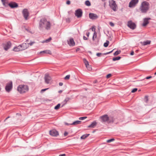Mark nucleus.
I'll return each instance as SVG.
<instances>
[{
	"instance_id": "4d7b16f0",
	"label": "nucleus",
	"mask_w": 156,
	"mask_h": 156,
	"mask_svg": "<svg viewBox=\"0 0 156 156\" xmlns=\"http://www.w3.org/2000/svg\"><path fill=\"white\" fill-rule=\"evenodd\" d=\"M91 30H92V31H94V32H95V31H95V28H94L93 27V28H92V29Z\"/></svg>"
},
{
	"instance_id": "ddd939ff",
	"label": "nucleus",
	"mask_w": 156,
	"mask_h": 156,
	"mask_svg": "<svg viewBox=\"0 0 156 156\" xmlns=\"http://www.w3.org/2000/svg\"><path fill=\"white\" fill-rule=\"evenodd\" d=\"M89 18L91 20H94L98 18V16L96 14L93 13H90L89 15Z\"/></svg>"
},
{
	"instance_id": "0e129e2a",
	"label": "nucleus",
	"mask_w": 156,
	"mask_h": 156,
	"mask_svg": "<svg viewBox=\"0 0 156 156\" xmlns=\"http://www.w3.org/2000/svg\"><path fill=\"white\" fill-rule=\"evenodd\" d=\"M8 119V118L7 117L4 120V122H5Z\"/></svg>"
},
{
	"instance_id": "4be33fe9",
	"label": "nucleus",
	"mask_w": 156,
	"mask_h": 156,
	"mask_svg": "<svg viewBox=\"0 0 156 156\" xmlns=\"http://www.w3.org/2000/svg\"><path fill=\"white\" fill-rule=\"evenodd\" d=\"M81 122L80 121L77 120L73 122V123H71V125H76L77 124H80Z\"/></svg>"
},
{
	"instance_id": "4468645a",
	"label": "nucleus",
	"mask_w": 156,
	"mask_h": 156,
	"mask_svg": "<svg viewBox=\"0 0 156 156\" xmlns=\"http://www.w3.org/2000/svg\"><path fill=\"white\" fill-rule=\"evenodd\" d=\"M44 78L45 82L47 84H48L51 80V78L48 74H46L45 75Z\"/></svg>"
},
{
	"instance_id": "f257e3e1",
	"label": "nucleus",
	"mask_w": 156,
	"mask_h": 156,
	"mask_svg": "<svg viewBox=\"0 0 156 156\" xmlns=\"http://www.w3.org/2000/svg\"><path fill=\"white\" fill-rule=\"evenodd\" d=\"M39 28L40 30H42L44 29L48 30L51 29V23L45 18L41 19L39 22Z\"/></svg>"
},
{
	"instance_id": "c85d7f7f",
	"label": "nucleus",
	"mask_w": 156,
	"mask_h": 156,
	"mask_svg": "<svg viewBox=\"0 0 156 156\" xmlns=\"http://www.w3.org/2000/svg\"><path fill=\"white\" fill-rule=\"evenodd\" d=\"M121 58V57L120 56H118L117 57L113 58L112 59V60L113 61H115L116 60H119Z\"/></svg>"
},
{
	"instance_id": "338daca9",
	"label": "nucleus",
	"mask_w": 156,
	"mask_h": 156,
	"mask_svg": "<svg viewBox=\"0 0 156 156\" xmlns=\"http://www.w3.org/2000/svg\"><path fill=\"white\" fill-rule=\"evenodd\" d=\"M80 49L79 48H78L76 50V51H79V50Z\"/></svg>"
},
{
	"instance_id": "a878e982",
	"label": "nucleus",
	"mask_w": 156,
	"mask_h": 156,
	"mask_svg": "<svg viewBox=\"0 0 156 156\" xmlns=\"http://www.w3.org/2000/svg\"><path fill=\"white\" fill-rule=\"evenodd\" d=\"M97 33L96 32V31H95V32H94L93 35L92 37V40L93 41L95 40V38H96L97 37Z\"/></svg>"
},
{
	"instance_id": "7ed1b4c3",
	"label": "nucleus",
	"mask_w": 156,
	"mask_h": 156,
	"mask_svg": "<svg viewBox=\"0 0 156 156\" xmlns=\"http://www.w3.org/2000/svg\"><path fill=\"white\" fill-rule=\"evenodd\" d=\"M149 3L146 2H143L141 3L140 7V9L141 12L143 13H147L149 9Z\"/></svg>"
},
{
	"instance_id": "0eeeda50",
	"label": "nucleus",
	"mask_w": 156,
	"mask_h": 156,
	"mask_svg": "<svg viewBox=\"0 0 156 156\" xmlns=\"http://www.w3.org/2000/svg\"><path fill=\"white\" fill-rule=\"evenodd\" d=\"M75 15L78 18L81 17L83 15V12L81 9H78L75 11Z\"/></svg>"
},
{
	"instance_id": "72a5a7b5",
	"label": "nucleus",
	"mask_w": 156,
	"mask_h": 156,
	"mask_svg": "<svg viewBox=\"0 0 156 156\" xmlns=\"http://www.w3.org/2000/svg\"><path fill=\"white\" fill-rule=\"evenodd\" d=\"M60 104H58L57 105H56L54 108V109L55 110H58V109L60 107Z\"/></svg>"
},
{
	"instance_id": "c03bdc74",
	"label": "nucleus",
	"mask_w": 156,
	"mask_h": 156,
	"mask_svg": "<svg viewBox=\"0 0 156 156\" xmlns=\"http://www.w3.org/2000/svg\"><path fill=\"white\" fill-rule=\"evenodd\" d=\"M102 54L101 53H97L96 54V55L98 57H100L101 55Z\"/></svg>"
},
{
	"instance_id": "423d86ee",
	"label": "nucleus",
	"mask_w": 156,
	"mask_h": 156,
	"mask_svg": "<svg viewBox=\"0 0 156 156\" xmlns=\"http://www.w3.org/2000/svg\"><path fill=\"white\" fill-rule=\"evenodd\" d=\"M12 82L11 81L6 84L5 87V90L7 92H9L12 90Z\"/></svg>"
},
{
	"instance_id": "f03ea898",
	"label": "nucleus",
	"mask_w": 156,
	"mask_h": 156,
	"mask_svg": "<svg viewBox=\"0 0 156 156\" xmlns=\"http://www.w3.org/2000/svg\"><path fill=\"white\" fill-rule=\"evenodd\" d=\"M101 121L103 123L107 122L109 123L115 121L113 117H108V115H105L100 117Z\"/></svg>"
},
{
	"instance_id": "2eb2a0df",
	"label": "nucleus",
	"mask_w": 156,
	"mask_h": 156,
	"mask_svg": "<svg viewBox=\"0 0 156 156\" xmlns=\"http://www.w3.org/2000/svg\"><path fill=\"white\" fill-rule=\"evenodd\" d=\"M8 5L12 8H16L18 7V4L15 2H11L8 4Z\"/></svg>"
},
{
	"instance_id": "b1692460",
	"label": "nucleus",
	"mask_w": 156,
	"mask_h": 156,
	"mask_svg": "<svg viewBox=\"0 0 156 156\" xmlns=\"http://www.w3.org/2000/svg\"><path fill=\"white\" fill-rule=\"evenodd\" d=\"M151 41H147L143 42V45H146L147 44H150Z\"/></svg>"
},
{
	"instance_id": "f704fd0d",
	"label": "nucleus",
	"mask_w": 156,
	"mask_h": 156,
	"mask_svg": "<svg viewBox=\"0 0 156 156\" xmlns=\"http://www.w3.org/2000/svg\"><path fill=\"white\" fill-rule=\"evenodd\" d=\"M86 66L88 69V70H89V71H90L91 70V66L89 64H88V65Z\"/></svg>"
},
{
	"instance_id": "603ef678",
	"label": "nucleus",
	"mask_w": 156,
	"mask_h": 156,
	"mask_svg": "<svg viewBox=\"0 0 156 156\" xmlns=\"http://www.w3.org/2000/svg\"><path fill=\"white\" fill-rule=\"evenodd\" d=\"M83 39L84 40H88V38L86 37H85V36H84L83 37Z\"/></svg>"
},
{
	"instance_id": "680f3d73",
	"label": "nucleus",
	"mask_w": 156,
	"mask_h": 156,
	"mask_svg": "<svg viewBox=\"0 0 156 156\" xmlns=\"http://www.w3.org/2000/svg\"><path fill=\"white\" fill-rule=\"evenodd\" d=\"M8 119V118L7 117L4 120V122H5Z\"/></svg>"
},
{
	"instance_id": "37998d69",
	"label": "nucleus",
	"mask_w": 156,
	"mask_h": 156,
	"mask_svg": "<svg viewBox=\"0 0 156 156\" xmlns=\"http://www.w3.org/2000/svg\"><path fill=\"white\" fill-rule=\"evenodd\" d=\"M67 22L69 23L70 22V19L69 18H67L66 19Z\"/></svg>"
},
{
	"instance_id": "864d4df0",
	"label": "nucleus",
	"mask_w": 156,
	"mask_h": 156,
	"mask_svg": "<svg viewBox=\"0 0 156 156\" xmlns=\"http://www.w3.org/2000/svg\"><path fill=\"white\" fill-rule=\"evenodd\" d=\"M86 35L87 36V37H89L90 35V33L89 32H87L86 33Z\"/></svg>"
},
{
	"instance_id": "aec40b11",
	"label": "nucleus",
	"mask_w": 156,
	"mask_h": 156,
	"mask_svg": "<svg viewBox=\"0 0 156 156\" xmlns=\"http://www.w3.org/2000/svg\"><path fill=\"white\" fill-rule=\"evenodd\" d=\"M97 123L96 121H94L91 124L88 126V128H94L96 125Z\"/></svg>"
},
{
	"instance_id": "8fccbe9b",
	"label": "nucleus",
	"mask_w": 156,
	"mask_h": 156,
	"mask_svg": "<svg viewBox=\"0 0 156 156\" xmlns=\"http://www.w3.org/2000/svg\"><path fill=\"white\" fill-rule=\"evenodd\" d=\"M152 77L151 76H147V77H146L145 78V79H149L151 78Z\"/></svg>"
},
{
	"instance_id": "a18cd8bd",
	"label": "nucleus",
	"mask_w": 156,
	"mask_h": 156,
	"mask_svg": "<svg viewBox=\"0 0 156 156\" xmlns=\"http://www.w3.org/2000/svg\"><path fill=\"white\" fill-rule=\"evenodd\" d=\"M48 89V88H45V89H42L41 90V92H43V91H45V90H47Z\"/></svg>"
},
{
	"instance_id": "bb28decb",
	"label": "nucleus",
	"mask_w": 156,
	"mask_h": 156,
	"mask_svg": "<svg viewBox=\"0 0 156 156\" xmlns=\"http://www.w3.org/2000/svg\"><path fill=\"white\" fill-rule=\"evenodd\" d=\"M69 100V99L68 98H66L65 99V100L63 101L64 103L61 106L62 107H63L65 104H66L67 102Z\"/></svg>"
},
{
	"instance_id": "e2e57ef3",
	"label": "nucleus",
	"mask_w": 156,
	"mask_h": 156,
	"mask_svg": "<svg viewBox=\"0 0 156 156\" xmlns=\"http://www.w3.org/2000/svg\"><path fill=\"white\" fill-rule=\"evenodd\" d=\"M8 119V118L7 117L4 120V122H5Z\"/></svg>"
},
{
	"instance_id": "6e6d98bb",
	"label": "nucleus",
	"mask_w": 156,
	"mask_h": 156,
	"mask_svg": "<svg viewBox=\"0 0 156 156\" xmlns=\"http://www.w3.org/2000/svg\"><path fill=\"white\" fill-rule=\"evenodd\" d=\"M63 83H62V82H60L59 83V85L60 86H62L63 85Z\"/></svg>"
},
{
	"instance_id": "dca6fc26",
	"label": "nucleus",
	"mask_w": 156,
	"mask_h": 156,
	"mask_svg": "<svg viewBox=\"0 0 156 156\" xmlns=\"http://www.w3.org/2000/svg\"><path fill=\"white\" fill-rule=\"evenodd\" d=\"M68 44L70 46H73L75 45V43L73 38H70L69 40H68Z\"/></svg>"
},
{
	"instance_id": "9b49d317",
	"label": "nucleus",
	"mask_w": 156,
	"mask_h": 156,
	"mask_svg": "<svg viewBox=\"0 0 156 156\" xmlns=\"http://www.w3.org/2000/svg\"><path fill=\"white\" fill-rule=\"evenodd\" d=\"M127 26L129 28L132 30L135 29L136 27V24L131 21H129L128 22Z\"/></svg>"
},
{
	"instance_id": "a211bd4d",
	"label": "nucleus",
	"mask_w": 156,
	"mask_h": 156,
	"mask_svg": "<svg viewBox=\"0 0 156 156\" xmlns=\"http://www.w3.org/2000/svg\"><path fill=\"white\" fill-rule=\"evenodd\" d=\"M20 46L22 50L26 49L29 47L28 44L26 43H23L22 44H20Z\"/></svg>"
},
{
	"instance_id": "cd10ccee",
	"label": "nucleus",
	"mask_w": 156,
	"mask_h": 156,
	"mask_svg": "<svg viewBox=\"0 0 156 156\" xmlns=\"http://www.w3.org/2000/svg\"><path fill=\"white\" fill-rule=\"evenodd\" d=\"M83 61L86 66L88 65V64H89L87 60L86 59H85V58H83Z\"/></svg>"
},
{
	"instance_id": "3c124183",
	"label": "nucleus",
	"mask_w": 156,
	"mask_h": 156,
	"mask_svg": "<svg viewBox=\"0 0 156 156\" xmlns=\"http://www.w3.org/2000/svg\"><path fill=\"white\" fill-rule=\"evenodd\" d=\"M66 3L67 4L69 5L70 4V2L68 0L66 2Z\"/></svg>"
},
{
	"instance_id": "c756f323",
	"label": "nucleus",
	"mask_w": 156,
	"mask_h": 156,
	"mask_svg": "<svg viewBox=\"0 0 156 156\" xmlns=\"http://www.w3.org/2000/svg\"><path fill=\"white\" fill-rule=\"evenodd\" d=\"M144 101L146 103H147L148 102V98L147 96H145L144 99Z\"/></svg>"
},
{
	"instance_id": "c9c22d12",
	"label": "nucleus",
	"mask_w": 156,
	"mask_h": 156,
	"mask_svg": "<svg viewBox=\"0 0 156 156\" xmlns=\"http://www.w3.org/2000/svg\"><path fill=\"white\" fill-rule=\"evenodd\" d=\"M115 140V139L114 138H112L109 140H108L107 141V142L108 143H110L111 142H112Z\"/></svg>"
},
{
	"instance_id": "49530a36",
	"label": "nucleus",
	"mask_w": 156,
	"mask_h": 156,
	"mask_svg": "<svg viewBox=\"0 0 156 156\" xmlns=\"http://www.w3.org/2000/svg\"><path fill=\"white\" fill-rule=\"evenodd\" d=\"M109 24L112 27H113L114 26V23L112 22H110L109 23Z\"/></svg>"
},
{
	"instance_id": "774afa93",
	"label": "nucleus",
	"mask_w": 156,
	"mask_h": 156,
	"mask_svg": "<svg viewBox=\"0 0 156 156\" xmlns=\"http://www.w3.org/2000/svg\"><path fill=\"white\" fill-rule=\"evenodd\" d=\"M2 2L5 1L6 0H1Z\"/></svg>"
},
{
	"instance_id": "ea45409f",
	"label": "nucleus",
	"mask_w": 156,
	"mask_h": 156,
	"mask_svg": "<svg viewBox=\"0 0 156 156\" xmlns=\"http://www.w3.org/2000/svg\"><path fill=\"white\" fill-rule=\"evenodd\" d=\"M35 43V42H34V41H33V42H30L29 43H27L28 44V45H30V46H32L33 45V44Z\"/></svg>"
},
{
	"instance_id": "5701e85b",
	"label": "nucleus",
	"mask_w": 156,
	"mask_h": 156,
	"mask_svg": "<svg viewBox=\"0 0 156 156\" xmlns=\"http://www.w3.org/2000/svg\"><path fill=\"white\" fill-rule=\"evenodd\" d=\"M90 135V134H85L81 136L80 138L81 139H85Z\"/></svg>"
},
{
	"instance_id": "9d476101",
	"label": "nucleus",
	"mask_w": 156,
	"mask_h": 156,
	"mask_svg": "<svg viewBox=\"0 0 156 156\" xmlns=\"http://www.w3.org/2000/svg\"><path fill=\"white\" fill-rule=\"evenodd\" d=\"M2 45L4 50L7 51L11 47V43L10 41H9L6 43L3 44Z\"/></svg>"
},
{
	"instance_id": "58836bf2",
	"label": "nucleus",
	"mask_w": 156,
	"mask_h": 156,
	"mask_svg": "<svg viewBox=\"0 0 156 156\" xmlns=\"http://www.w3.org/2000/svg\"><path fill=\"white\" fill-rule=\"evenodd\" d=\"M137 90V89L136 88H135L133 89L131 91V92L132 93L136 92Z\"/></svg>"
},
{
	"instance_id": "393cba45",
	"label": "nucleus",
	"mask_w": 156,
	"mask_h": 156,
	"mask_svg": "<svg viewBox=\"0 0 156 156\" xmlns=\"http://www.w3.org/2000/svg\"><path fill=\"white\" fill-rule=\"evenodd\" d=\"M51 40V37H50L49 38L47 39H46L42 43H47L49 42Z\"/></svg>"
},
{
	"instance_id": "6ab92c4d",
	"label": "nucleus",
	"mask_w": 156,
	"mask_h": 156,
	"mask_svg": "<svg viewBox=\"0 0 156 156\" xmlns=\"http://www.w3.org/2000/svg\"><path fill=\"white\" fill-rule=\"evenodd\" d=\"M21 49L22 48H21L20 45L17 47H15L13 49V50L15 51H22Z\"/></svg>"
},
{
	"instance_id": "052dcab7",
	"label": "nucleus",
	"mask_w": 156,
	"mask_h": 156,
	"mask_svg": "<svg viewBox=\"0 0 156 156\" xmlns=\"http://www.w3.org/2000/svg\"><path fill=\"white\" fill-rule=\"evenodd\" d=\"M98 82V81L97 80H95L94 81L93 83H96Z\"/></svg>"
},
{
	"instance_id": "1a4fd4ad",
	"label": "nucleus",
	"mask_w": 156,
	"mask_h": 156,
	"mask_svg": "<svg viewBox=\"0 0 156 156\" xmlns=\"http://www.w3.org/2000/svg\"><path fill=\"white\" fill-rule=\"evenodd\" d=\"M22 13L25 20H27L28 17L29 16V12L28 9H24L22 11Z\"/></svg>"
},
{
	"instance_id": "bf43d9fd",
	"label": "nucleus",
	"mask_w": 156,
	"mask_h": 156,
	"mask_svg": "<svg viewBox=\"0 0 156 156\" xmlns=\"http://www.w3.org/2000/svg\"><path fill=\"white\" fill-rule=\"evenodd\" d=\"M66 154H61L59 155V156H65Z\"/></svg>"
},
{
	"instance_id": "6e6552de",
	"label": "nucleus",
	"mask_w": 156,
	"mask_h": 156,
	"mask_svg": "<svg viewBox=\"0 0 156 156\" xmlns=\"http://www.w3.org/2000/svg\"><path fill=\"white\" fill-rule=\"evenodd\" d=\"M109 6L114 11L116 10V7L117 5L115 3V1L112 0L110 2Z\"/></svg>"
},
{
	"instance_id": "473e14b6",
	"label": "nucleus",
	"mask_w": 156,
	"mask_h": 156,
	"mask_svg": "<svg viewBox=\"0 0 156 156\" xmlns=\"http://www.w3.org/2000/svg\"><path fill=\"white\" fill-rule=\"evenodd\" d=\"M109 43V41H107L106 42L104 43V46L105 47H107L108 46Z\"/></svg>"
},
{
	"instance_id": "7c9ffc66",
	"label": "nucleus",
	"mask_w": 156,
	"mask_h": 156,
	"mask_svg": "<svg viewBox=\"0 0 156 156\" xmlns=\"http://www.w3.org/2000/svg\"><path fill=\"white\" fill-rule=\"evenodd\" d=\"M85 4L87 6H90L91 5L90 3L88 0L86 1L85 2Z\"/></svg>"
},
{
	"instance_id": "39448f33",
	"label": "nucleus",
	"mask_w": 156,
	"mask_h": 156,
	"mask_svg": "<svg viewBox=\"0 0 156 156\" xmlns=\"http://www.w3.org/2000/svg\"><path fill=\"white\" fill-rule=\"evenodd\" d=\"M139 2V0H131L129 3V7L133 8L136 6Z\"/></svg>"
},
{
	"instance_id": "412c9836",
	"label": "nucleus",
	"mask_w": 156,
	"mask_h": 156,
	"mask_svg": "<svg viewBox=\"0 0 156 156\" xmlns=\"http://www.w3.org/2000/svg\"><path fill=\"white\" fill-rule=\"evenodd\" d=\"M40 54H48L50 55L51 54V51L50 50H46L42 51H41L40 52Z\"/></svg>"
},
{
	"instance_id": "79ce46f5",
	"label": "nucleus",
	"mask_w": 156,
	"mask_h": 156,
	"mask_svg": "<svg viewBox=\"0 0 156 156\" xmlns=\"http://www.w3.org/2000/svg\"><path fill=\"white\" fill-rule=\"evenodd\" d=\"M111 76H112L111 74H109L106 76V78H110V77H111Z\"/></svg>"
},
{
	"instance_id": "5fc2aeb1",
	"label": "nucleus",
	"mask_w": 156,
	"mask_h": 156,
	"mask_svg": "<svg viewBox=\"0 0 156 156\" xmlns=\"http://www.w3.org/2000/svg\"><path fill=\"white\" fill-rule=\"evenodd\" d=\"M65 124L66 125H67V126H69V125H71V123L70 124H69V123H68L67 122H65Z\"/></svg>"
},
{
	"instance_id": "09e8293b",
	"label": "nucleus",
	"mask_w": 156,
	"mask_h": 156,
	"mask_svg": "<svg viewBox=\"0 0 156 156\" xmlns=\"http://www.w3.org/2000/svg\"><path fill=\"white\" fill-rule=\"evenodd\" d=\"M3 5H4L5 6H6V4H7L6 2L5 1H4V2H2Z\"/></svg>"
},
{
	"instance_id": "2f4dec72",
	"label": "nucleus",
	"mask_w": 156,
	"mask_h": 156,
	"mask_svg": "<svg viewBox=\"0 0 156 156\" xmlns=\"http://www.w3.org/2000/svg\"><path fill=\"white\" fill-rule=\"evenodd\" d=\"M121 53V51H116L113 54L114 55H117L120 54Z\"/></svg>"
},
{
	"instance_id": "f3484780",
	"label": "nucleus",
	"mask_w": 156,
	"mask_h": 156,
	"mask_svg": "<svg viewBox=\"0 0 156 156\" xmlns=\"http://www.w3.org/2000/svg\"><path fill=\"white\" fill-rule=\"evenodd\" d=\"M150 18H145L144 19V22L142 24L143 27H145L149 23V20H150Z\"/></svg>"
},
{
	"instance_id": "f8f14e48",
	"label": "nucleus",
	"mask_w": 156,
	"mask_h": 156,
	"mask_svg": "<svg viewBox=\"0 0 156 156\" xmlns=\"http://www.w3.org/2000/svg\"><path fill=\"white\" fill-rule=\"evenodd\" d=\"M49 134L51 135L55 136H56L58 135V131L55 129L50 130L49 131Z\"/></svg>"
},
{
	"instance_id": "13d9d810",
	"label": "nucleus",
	"mask_w": 156,
	"mask_h": 156,
	"mask_svg": "<svg viewBox=\"0 0 156 156\" xmlns=\"http://www.w3.org/2000/svg\"><path fill=\"white\" fill-rule=\"evenodd\" d=\"M134 52L133 51H132L131 53H130V55H134Z\"/></svg>"
},
{
	"instance_id": "69168bd1",
	"label": "nucleus",
	"mask_w": 156,
	"mask_h": 156,
	"mask_svg": "<svg viewBox=\"0 0 156 156\" xmlns=\"http://www.w3.org/2000/svg\"><path fill=\"white\" fill-rule=\"evenodd\" d=\"M62 90H59V91H58V92H59V93H62Z\"/></svg>"
},
{
	"instance_id": "a19ab883",
	"label": "nucleus",
	"mask_w": 156,
	"mask_h": 156,
	"mask_svg": "<svg viewBox=\"0 0 156 156\" xmlns=\"http://www.w3.org/2000/svg\"><path fill=\"white\" fill-rule=\"evenodd\" d=\"M114 50V49H113L112 51H109V52H106V53H105L103 54L105 55H107L108 54L112 53L113 51Z\"/></svg>"
},
{
	"instance_id": "20e7f679",
	"label": "nucleus",
	"mask_w": 156,
	"mask_h": 156,
	"mask_svg": "<svg viewBox=\"0 0 156 156\" xmlns=\"http://www.w3.org/2000/svg\"><path fill=\"white\" fill-rule=\"evenodd\" d=\"M17 90L20 93H23L28 91V87L26 85H20L18 87Z\"/></svg>"
},
{
	"instance_id": "de8ad7c7",
	"label": "nucleus",
	"mask_w": 156,
	"mask_h": 156,
	"mask_svg": "<svg viewBox=\"0 0 156 156\" xmlns=\"http://www.w3.org/2000/svg\"><path fill=\"white\" fill-rule=\"evenodd\" d=\"M68 134V133L67 132H65L64 133V136H67Z\"/></svg>"
},
{
	"instance_id": "e433bc0d",
	"label": "nucleus",
	"mask_w": 156,
	"mask_h": 156,
	"mask_svg": "<svg viewBox=\"0 0 156 156\" xmlns=\"http://www.w3.org/2000/svg\"><path fill=\"white\" fill-rule=\"evenodd\" d=\"M70 77V75H67L64 78V79L66 80H68L69 79Z\"/></svg>"
},
{
	"instance_id": "4c0bfd02",
	"label": "nucleus",
	"mask_w": 156,
	"mask_h": 156,
	"mask_svg": "<svg viewBox=\"0 0 156 156\" xmlns=\"http://www.w3.org/2000/svg\"><path fill=\"white\" fill-rule=\"evenodd\" d=\"M87 118V117H86V116L82 117H80L79 118V119L80 120H83L86 119Z\"/></svg>"
}]
</instances>
